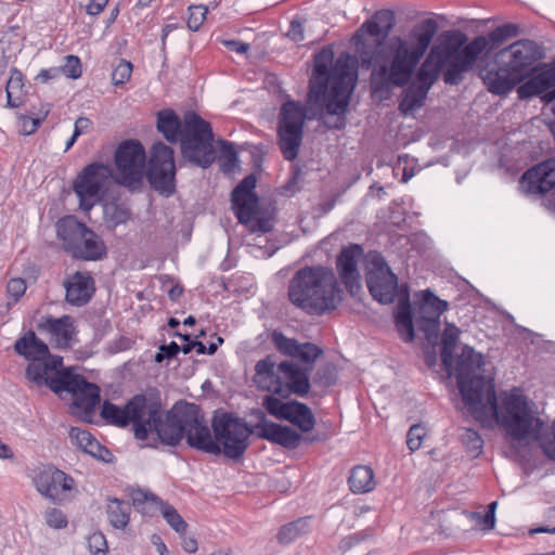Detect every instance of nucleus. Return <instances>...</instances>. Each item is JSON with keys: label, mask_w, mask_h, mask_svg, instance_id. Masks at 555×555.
<instances>
[{"label": "nucleus", "mask_w": 555, "mask_h": 555, "mask_svg": "<svg viewBox=\"0 0 555 555\" xmlns=\"http://www.w3.org/2000/svg\"><path fill=\"white\" fill-rule=\"evenodd\" d=\"M416 325L424 333L428 341H434L438 338L440 318H437V315H420L416 318Z\"/></svg>", "instance_id": "nucleus-48"}, {"label": "nucleus", "mask_w": 555, "mask_h": 555, "mask_svg": "<svg viewBox=\"0 0 555 555\" xmlns=\"http://www.w3.org/2000/svg\"><path fill=\"white\" fill-rule=\"evenodd\" d=\"M463 441L468 448L469 451L476 452V454H479L483 447V440L481 439L478 431L474 429H466L465 434L463 435Z\"/></svg>", "instance_id": "nucleus-62"}, {"label": "nucleus", "mask_w": 555, "mask_h": 555, "mask_svg": "<svg viewBox=\"0 0 555 555\" xmlns=\"http://www.w3.org/2000/svg\"><path fill=\"white\" fill-rule=\"evenodd\" d=\"M336 379L337 369L332 362H327L319 366L314 376V383L322 387L333 386L336 383Z\"/></svg>", "instance_id": "nucleus-49"}, {"label": "nucleus", "mask_w": 555, "mask_h": 555, "mask_svg": "<svg viewBox=\"0 0 555 555\" xmlns=\"http://www.w3.org/2000/svg\"><path fill=\"white\" fill-rule=\"evenodd\" d=\"M395 323L402 339L406 343L413 341L415 334L412 308L402 307L401 309H396Z\"/></svg>", "instance_id": "nucleus-42"}, {"label": "nucleus", "mask_w": 555, "mask_h": 555, "mask_svg": "<svg viewBox=\"0 0 555 555\" xmlns=\"http://www.w3.org/2000/svg\"><path fill=\"white\" fill-rule=\"evenodd\" d=\"M59 383L62 385V392L72 395L74 408L90 414L100 403V387L88 382L83 375L74 373V367L69 375L61 378Z\"/></svg>", "instance_id": "nucleus-23"}, {"label": "nucleus", "mask_w": 555, "mask_h": 555, "mask_svg": "<svg viewBox=\"0 0 555 555\" xmlns=\"http://www.w3.org/2000/svg\"><path fill=\"white\" fill-rule=\"evenodd\" d=\"M46 522L49 527L54 529H63L67 526L68 521L65 514L57 508H50L44 515Z\"/></svg>", "instance_id": "nucleus-59"}, {"label": "nucleus", "mask_w": 555, "mask_h": 555, "mask_svg": "<svg viewBox=\"0 0 555 555\" xmlns=\"http://www.w3.org/2000/svg\"><path fill=\"white\" fill-rule=\"evenodd\" d=\"M180 352V346L176 341L160 345L155 354V362L162 363L164 360H171Z\"/></svg>", "instance_id": "nucleus-63"}, {"label": "nucleus", "mask_w": 555, "mask_h": 555, "mask_svg": "<svg viewBox=\"0 0 555 555\" xmlns=\"http://www.w3.org/2000/svg\"><path fill=\"white\" fill-rule=\"evenodd\" d=\"M73 367H63V358L57 354H49L43 360L28 363L25 377L36 386H47L55 395H62V385L59 380L68 376Z\"/></svg>", "instance_id": "nucleus-21"}, {"label": "nucleus", "mask_w": 555, "mask_h": 555, "mask_svg": "<svg viewBox=\"0 0 555 555\" xmlns=\"http://www.w3.org/2000/svg\"><path fill=\"white\" fill-rule=\"evenodd\" d=\"M219 144L222 157L225 159L223 166L229 168L234 167L238 162V155L233 143L225 140H220Z\"/></svg>", "instance_id": "nucleus-60"}, {"label": "nucleus", "mask_w": 555, "mask_h": 555, "mask_svg": "<svg viewBox=\"0 0 555 555\" xmlns=\"http://www.w3.org/2000/svg\"><path fill=\"white\" fill-rule=\"evenodd\" d=\"M154 405L155 413L151 416V408H146L143 424L149 434L155 431L162 443L170 447L178 446L184 437V413H188L190 402L179 401L173 404L171 410L163 415V405L160 395L157 389H150L147 404Z\"/></svg>", "instance_id": "nucleus-8"}, {"label": "nucleus", "mask_w": 555, "mask_h": 555, "mask_svg": "<svg viewBox=\"0 0 555 555\" xmlns=\"http://www.w3.org/2000/svg\"><path fill=\"white\" fill-rule=\"evenodd\" d=\"M14 351L29 363L43 360L50 354L48 345L38 338L34 331H28L14 343Z\"/></svg>", "instance_id": "nucleus-29"}, {"label": "nucleus", "mask_w": 555, "mask_h": 555, "mask_svg": "<svg viewBox=\"0 0 555 555\" xmlns=\"http://www.w3.org/2000/svg\"><path fill=\"white\" fill-rule=\"evenodd\" d=\"M65 60L64 66L59 67L61 73L72 79L79 78L82 74L80 59L76 55H67Z\"/></svg>", "instance_id": "nucleus-57"}, {"label": "nucleus", "mask_w": 555, "mask_h": 555, "mask_svg": "<svg viewBox=\"0 0 555 555\" xmlns=\"http://www.w3.org/2000/svg\"><path fill=\"white\" fill-rule=\"evenodd\" d=\"M370 537H371V534L369 533L367 530L352 533V534L345 537L340 540L338 548L343 553H346V552L350 551L352 547L360 545V544L364 543L365 541H367Z\"/></svg>", "instance_id": "nucleus-56"}, {"label": "nucleus", "mask_w": 555, "mask_h": 555, "mask_svg": "<svg viewBox=\"0 0 555 555\" xmlns=\"http://www.w3.org/2000/svg\"><path fill=\"white\" fill-rule=\"evenodd\" d=\"M181 156L193 166L206 169L216 159L214 147V132L210 122L195 112H188L183 116V130L178 141Z\"/></svg>", "instance_id": "nucleus-7"}, {"label": "nucleus", "mask_w": 555, "mask_h": 555, "mask_svg": "<svg viewBox=\"0 0 555 555\" xmlns=\"http://www.w3.org/2000/svg\"><path fill=\"white\" fill-rule=\"evenodd\" d=\"M108 522L115 529H125L130 520L131 504L116 498H108L106 504Z\"/></svg>", "instance_id": "nucleus-36"}, {"label": "nucleus", "mask_w": 555, "mask_h": 555, "mask_svg": "<svg viewBox=\"0 0 555 555\" xmlns=\"http://www.w3.org/2000/svg\"><path fill=\"white\" fill-rule=\"evenodd\" d=\"M188 413H184V437L190 448L214 455L221 454V447L216 441L210 428L205 423L201 408L190 403Z\"/></svg>", "instance_id": "nucleus-20"}, {"label": "nucleus", "mask_w": 555, "mask_h": 555, "mask_svg": "<svg viewBox=\"0 0 555 555\" xmlns=\"http://www.w3.org/2000/svg\"><path fill=\"white\" fill-rule=\"evenodd\" d=\"M234 214L242 224H248L253 218L260 214L259 197L231 198Z\"/></svg>", "instance_id": "nucleus-40"}, {"label": "nucleus", "mask_w": 555, "mask_h": 555, "mask_svg": "<svg viewBox=\"0 0 555 555\" xmlns=\"http://www.w3.org/2000/svg\"><path fill=\"white\" fill-rule=\"evenodd\" d=\"M535 74L532 75V79L539 87V90L542 93V96L555 88V64L550 66H544L538 72V68L533 70Z\"/></svg>", "instance_id": "nucleus-47"}, {"label": "nucleus", "mask_w": 555, "mask_h": 555, "mask_svg": "<svg viewBox=\"0 0 555 555\" xmlns=\"http://www.w3.org/2000/svg\"><path fill=\"white\" fill-rule=\"evenodd\" d=\"M426 435V428L422 424H414L406 434V446L411 452H415L422 447L423 438Z\"/></svg>", "instance_id": "nucleus-53"}, {"label": "nucleus", "mask_w": 555, "mask_h": 555, "mask_svg": "<svg viewBox=\"0 0 555 555\" xmlns=\"http://www.w3.org/2000/svg\"><path fill=\"white\" fill-rule=\"evenodd\" d=\"M448 307V301L437 297L430 289L423 292L422 302L420 305L421 315H437V318H440Z\"/></svg>", "instance_id": "nucleus-43"}, {"label": "nucleus", "mask_w": 555, "mask_h": 555, "mask_svg": "<svg viewBox=\"0 0 555 555\" xmlns=\"http://www.w3.org/2000/svg\"><path fill=\"white\" fill-rule=\"evenodd\" d=\"M114 180L112 166L93 162L85 166L73 180L72 188L79 201V208L85 212L100 204Z\"/></svg>", "instance_id": "nucleus-11"}, {"label": "nucleus", "mask_w": 555, "mask_h": 555, "mask_svg": "<svg viewBox=\"0 0 555 555\" xmlns=\"http://www.w3.org/2000/svg\"><path fill=\"white\" fill-rule=\"evenodd\" d=\"M350 61L351 56L343 52L333 63L334 52L328 47L314 55L308 102L322 108L320 119L327 129L341 130L346 127L350 95L357 80Z\"/></svg>", "instance_id": "nucleus-2"}, {"label": "nucleus", "mask_w": 555, "mask_h": 555, "mask_svg": "<svg viewBox=\"0 0 555 555\" xmlns=\"http://www.w3.org/2000/svg\"><path fill=\"white\" fill-rule=\"evenodd\" d=\"M350 491L353 493H366L375 488L374 473L371 467L364 465L354 466L348 478Z\"/></svg>", "instance_id": "nucleus-38"}, {"label": "nucleus", "mask_w": 555, "mask_h": 555, "mask_svg": "<svg viewBox=\"0 0 555 555\" xmlns=\"http://www.w3.org/2000/svg\"><path fill=\"white\" fill-rule=\"evenodd\" d=\"M26 282L22 278H14L8 282L7 292L16 304L26 292Z\"/></svg>", "instance_id": "nucleus-64"}, {"label": "nucleus", "mask_w": 555, "mask_h": 555, "mask_svg": "<svg viewBox=\"0 0 555 555\" xmlns=\"http://www.w3.org/2000/svg\"><path fill=\"white\" fill-rule=\"evenodd\" d=\"M156 127L169 143L176 144L182 134L183 120L175 111L167 108L157 113Z\"/></svg>", "instance_id": "nucleus-30"}, {"label": "nucleus", "mask_w": 555, "mask_h": 555, "mask_svg": "<svg viewBox=\"0 0 555 555\" xmlns=\"http://www.w3.org/2000/svg\"><path fill=\"white\" fill-rule=\"evenodd\" d=\"M160 512L164 519L167 524L180 535H184L186 533L188 524L178 513V511L170 504L162 501L159 504Z\"/></svg>", "instance_id": "nucleus-45"}, {"label": "nucleus", "mask_w": 555, "mask_h": 555, "mask_svg": "<svg viewBox=\"0 0 555 555\" xmlns=\"http://www.w3.org/2000/svg\"><path fill=\"white\" fill-rule=\"evenodd\" d=\"M429 89L423 87L417 82L411 83L402 92L398 109L403 116H410L415 111L421 109L427 99Z\"/></svg>", "instance_id": "nucleus-32"}, {"label": "nucleus", "mask_w": 555, "mask_h": 555, "mask_svg": "<svg viewBox=\"0 0 555 555\" xmlns=\"http://www.w3.org/2000/svg\"><path fill=\"white\" fill-rule=\"evenodd\" d=\"M542 48L534 41L521 39L496 53V62L504 64L519 80L524 81L533 70L534 64L543 57Z\"/></svg>", "instance_id": "nucleus-18"}, {"label": "nucleus", "mask_w": 555, "mask_h": 555, "mask_svg": "<svg viewBox=\"0 0 555 555\" xmlns=\"http://www.w3.org/2000/svg\"><path fill=\"white\" fill-rule=\"evenodd\" d=\"M498 65L496 68L480 70L479 76L490 93L505 95L522 81L504 64L498 63Z\"/></svg>", "instance_id": "nucleus-27"}, {"label": "nucleus", "mask_w": 555, "mask_h": 555, "mask_svg": "<svg viewBox=\"0 0 555 555\" xmlns=\"http://www.w3.org/2000/svg\"><path fill=\"white\" fill-rule=\"evenodd\" d=\"M36 490L54 504L68 499V492L75 487V480L63 470L50 465L41 469L34 478Z\"/></svg>", "instance_id": "nucleus-22"}, {"label": "nucleus", "mask_w": 555, "mask_h": 555, "mask_svg": "<svg viewBox=\"0 0 555 555\" xmlns=\"http://www.w3.org/2000/svg\"><path fill=\"white\" fill-rule=\"evenodd\" d=\"M306 118V109L300 102L288 100L282 104L278 120V145L288 162L298 157Z\"/></svg>", "instance_id": "nucleus-13"}, {"label": "nucleus", "mask_w": 555, "mask_h": 555, "mask_svg": "<svg viewBox=\"0 0 555 555\" xmlns=\"http://www.w3.org/2000/svg\"><path fill=\"white\" fill-rule=\"evenodd\" d=\"M249 415L257 421L254 425H249L253 435L287 450L297 449L301 442L312 444L326 439L325 435L320 434L302 436L291 426L274 423L268 420L266 412L259 408L251 409Z\"/></svg>", "instance_id": "nucleus-15"}, {"label": "nucleus", "mask_w": 555, "mask_h": 555, "mask_svg": "<svg viewBox=\"0 0 555 555\" xmlns=\"http://www.w3.org/2000/svg\"><path fill=\"white\" fill-rule=\"evenodd\" d=\"M483 357L465 345L456 360L455 377L457 388L467 411L477 420L491 412L498 415V400L494 384L486 378Z\"/></svg>", "instance_id": "nucleus-4"}, {"label": "nucleus", "mask_w": 555, "mask_h": 555, "mask_svg": "<svg viewBox=\"0 0 555 555\" xmlns=\"http://www.w3.org/2000/svg\"><path fill=\"white\" fill-rule=\"evenodd\" d=\"M40 326L65 344H68L74 333L73 321L69 315H63L57 319L49 315L44 318Z\"/></svg>", "instance_id": "nucleus-39"}, {"label": "nucleus", "mask_w": 555, "mask_h": 555, "mask_svg": "<svg viewBox=\"0 0 555 555\" xmlns=\"http://www.w3.org/2000/svg\"><path fill=\"white\" fill-rule=\"evenodd\" d=\"M256 176L250 173L246 176L233 189L231 193V198H240V197H255L258 196L255 193L256 188Z\"/></svg>", "instance_id": "nucleus-51"}, {"label": "nucleus", "mask_w": 555, "mask_h": 555, "mask_svg": "<svg viewBox=\"0 0 555 555\" xmlns=\"http://www.w3.org/2000/svg\"><path fill=\"white\" fill-rule=\"evenodd\" d=\"M520 186L529 195H544L555 189V157L528 169L521 177Z\"/></svg>", "instance_id": "nucleus-25"}, {"label": "nucleus", "mask_w": 555, "mask_h": 555, "mask_svg": "<svg viewBox=\"0 0 555 555\" xmlns=\"http://www.w3.org/2000/svg\"><path fill=\"white\" fill-rule=\"evenodd\" d=\"M438 48L431 47L424 62L420 66L416 73V81L423 87L430 90L431 86L438 80L440 72L442 70V64L439 62L437 54Z\"/></svg>", "instance_id": "nucleus-33"}, {"label": "nucleus", "mask_w": 555, "mask_h": 555, "mask_svg": "<svg viewBox=\"0 0 555 555\" xmlns=\"http://www.w3.org/2000/svg\"><path fill=\"white\" fill-rule=\"evenodd\" d=\"M362 254L363 249L359 244H351L344 247L336 259V269L339 279L352 297L361 291L358 258Z\"/></svg>", "instance_id": "nucleus-24"}, {"label": "nucleus", "mask_w": 555, "mask_h": 555, "mask_svg": "<svg viewBox=\"0 0 555 555\" xmlns=\"http://www.w3.org/2000/svg\"><path fill=\"white\" fill-rule=\"evenodd\" d=\"M150 398V389L144 393L134 395L124 406L105 400L101 409V417L111 425L125 428L130 424L133 427L134 438L138 440H146V429L143 424L146 408H151V416L154 415L155 409L153 403L147 404Z\"/></svg>", "instance_id": "nucleus-14"}, {"label": "nucleus", "mask_w": 555, "mask_h": 555, "mask_svg": "<svg viewBox=\"0 0 555 555\" xmlns=\"http://www.w3.org/2000/svg\"><path fill=\"white\" fill-rule=\"evenodd\" d=\"M371 268L365 274L370 295L382 305L395 302L398 291V278L392 272L385 258L377 254L371 260Z\"/></svg>", "instance_id": "nucleus-19"}, {"label": "nucleus", "mask_w": 555, "mask_h": 555, "mask_svg": "<svg viewBox=\"0 0 555 555\" xmlns=\"http://www.w3.org/2000/svg\"><path fill=\"white\" fill-rule=\"evenodd\" d=\"M284 421L297 427L301 433H310L317 424L311 409L298 400H291Z\"/></svg>", "instance_id": "nucleus-31"}, {"label": "nucleus", "mask_w": 555, "mask_h": 555, "mask_svg": "<svg viewBox=\"0 0 555 555\" xmlns=\"http://www.w3.org/2000/svg\"><path fill=\"white\" fill-rule=\"evenodd\" d=\"M467 36L461 30H448L440 35V41L434 46L438 48L437 54L442 64L443 81L450 86H457L469 72L478 56L483 53L486 40L483 36L475 37L466 43Z\"/></svg>", "instance_id": "nucleus-5"}, {"label": "nucleus", "mask_w": 555, "mask_h": 555, "mask_svg": "<svg viewBox=\"0 0 555 555\" xmlns=\"http://www.w3.org/2000/svg\"><path fill=\"white\" fill-rule=\"evenodd\" d=\"M64 287L66 301L75 307L87 305L95 292L93 278L87 272L79 271L64 282Z\"/></svg>", "instance_id": "nucleus-26"}, {"label": "nucleus", "mask_w": 555, "mask_h": 555, "mask_svg": "<svg viewBox=\"0 0 555 555\" xmlns=\"http://www.w3.org/2000/svg\"><path fill=\"white\" fill-rule=\"evenodd\" d=\"M207 12V8L201 4L189 7L188 28L192 31H197L206 20Z\"/></svg>", "instance_id": "nucleus-52"}, {"label": "nucleus", "mask_w": 555, "mask_h": 555, "mask_svg": "<svg viewBox=\"0 0 555 555\" xmlns=\"http://www.w3.org/2000/svg\"><path fill=\"white\" fill-rule=\"evenodd\" d=\"M132 74V64L129 61L120 60L119 64L113 69L112 81L115 86L126 83Z\"/></svg>", "instance_id": "nucleus-55"}, {"label": "nucleus", "mask_w": 555, "mask_h": 555, "mask_svg": "<svg viewBox=\"0 0 555 555\" xmlns=\"http://www.w3.org/2000/svg\"><path fill=\"white\" fill-rule=\"evenodd\" d=\"M147 180L162 196L170 197L176 193L175 152L164 142L152 146Z\"/></svg>", "instance_id": "nucleus-17"}, {"label": "nucleus", "mask_w": 555, "mask_h": 555, "mask_svg": "<svg viewBox=\"0 0 555 555\" xmlns=\"http://www.w3.org/2000/svg\"><path fill=\"white\" fill-rule=\"evenodd\" d=\"M57 237L64 250L75 259L96 261L106 255L103 240L75 216H65L56 224Z\"/></svg>", "instance_id": "nucleus-9"}, {"label": "nucleus", "mask_w": 555, "mask_h": 555, "mask_svg": "<svg viewBox=\"0 0 555 555\" xmlns=\"http://www.w3.org/2000/svg\"><path fill=\"white\" fill-rule=\"evenodd\" d=\"M395 25L393 11L379 10L352 37L362 68L372 69V94L385 101L391 98L393 88L410 82L439 29L434 18H426L414 25L406 36L388 38Z\"/></svg>", "instance_id": "nucleus-1"}, {"label": "nucleus", "mask_w": 555, "mask_h": 555, "mask_svg": "<svg viewBox=\"0 0 555 555\" xmlns=\"http://www.w3.org/2000/svg\"><path fill=\"white\" fill-rule=\"evenodd\" d=\"M323 354V349L312 343H298L297 350L294 353L293 358L297 359L305 365H308L307 369H312V365L317 361V359Z\"/></svg>", "instance_id": "nucleus-44"}, {"label": "nucleus", "mask_w": 555, "mask_h": 555, "mask_svg": "<svg viewBox=\"0 0 555 555\" xmlns=\"http://www.w3.org/2000/svg\"><path fill=\"white\" fill-rule=\"evenodd\" d=\"M519 35V27L512 23H506L501 26H498L492 31H490L487 36H483L486 40V47L483 53L486 55L492 54L495 50H498L503 43H505L508 39L517 37Z\"/></svg>", "instance_id": "nucleus-37"}, {"label": "nucleus", "mask_w": 555, "mask_h": 555, "mask_svg": "<svg viewBox=\"0 0 555 555\" xmlns=\"http://www.w3.org/2000/svg\"><path fill=\"white\" fill-rule=\"evenodd\" d=\"M211 429L224 456L233 461L243 457L249 448V437L253 435L245 418L232 412H223L219 416H214Z\"/></svg>", "instance_id": "nucleus-12"}, {"label": "nucleus", "mask_w": 555, "mask_h": 555, "mask_svg": "<svg viewBox=\"0 0 555 555\" xmlns=\"http://www.w3.org/2000/svg\"><path fill=\"white\" fill-rule=\"evenodd\" d=\"M116 175L114 181L129 190H137L141 186L145 151L137 140H125L116 149L114 155Z\"/></svg>", "instance_id": "nucleus-16"}, {"label": "nucleus", "mask_w": 555, "mask_h": 555, "mask_svg": "<svg viewBox=\"0 0 555 555\" xmlns=\"http://www.w3.org/2000/svg\"><path fill=\"white\" fill-rule=\"evenodd\" d=\"M275 366L276 363L273 356H267L256 363L254 383L258 389L272 392L282 398H286L289 393L304 397L309 392L310 369L299 367L289 361L281 362L278 365V370L287 379L286 386H284L281 377L275 373Z\"/></svg>", "instance_id": "nucleus-6"}, {"label": "nucleus", "mask_w": 555, "mask_h": 555, "mask_svg": "<svg viewBox=\"0 0 555 555\" xmlns=\"http://www.w3.org/2000/svg\"><path fill=\"white\" fill-rule=\"evenodd\" d=\"M130 498H131V501H132V505L139 511V512H142V513H145L144 512V507L143 505L146 503V502H153L157 505H159L162 503V500L154 493H151V492H145L141 489H137V490H132L131 493H130Z\"/></svg>", "instance_id": "nucleus-54"}, {"label": "nucleus", "mask_w": 555, "mask_h": 555, "mask_svg": "<svg viewBox=\"0 0 555 555\" xmlns=\"http://www.w3.org/2000/svg\"><path fill=\"white\" fill-rule=\"evenodd\" d=\"M275 396L276 395L274 393L264 396L262 398V408L269 415L275 417L276 420L284 421L291 405V400L284 402Z\"/></svg>", "instance_id": "nucleus-46"}, {"label": "nucleus", "mask_w": 555, "mask_h": 555, "mask_svg": "<svg viewBox=\"0 0 555 555\" xmlns=\"http://www.w3.org/2000/svg\"><path fill=\"white\" fill-rule=\"evenodd\" d=\"M68 436L85 453L102 462H111L113 457L112 452L106 447L102 446L90 431L72 427Z\"/></svg>", "instance_id": "nucleus-28"}, {"label": "nucleus", "mask_w": 555, "mask_h": 555, "mask_svg": "<svg viewBox=\"0 0 555 555\" xmlns=\"http://www.w3.org/2000/svg\"><path fill=\"white\" fill-rule=\"evenodd\" d=\"M460 333L461 331L457 326L447 323L441 336V363L448 375L452 374L453 353L459 341Z\"/></svg>", "instance_id": "nucleus-35"}, {"label": "nucleus", "mask_w": 555, "mask_h": 555, "mask_svg": "<svg viewBox=\"0 0 555 555\" xmlns=\"http://www.w3.org/2000/svg\"><path fill=\"white\" fill-rule=\"evenodd\" d=\"M88 547L93 555L106 554L108 551L105 535L100 532H93L88 538Z\"/></svg>", "instance_id": "nucleus-58"}, {"label": "nucleus", "mask_w": 555, "mask_h": 555, "mask_svg": "<svg viewBox=\"0 0 555 555\" xmlns=\"http://www.w3.org/2000/svg\"><path fill=\"white\" fill-rule=\"evenodd\" d=\"M103 208V220L108 229H115L125 224L131 218V210L126 203L118 199L104 201L100 203Z\"/></svg>", "instance_id": "nucleus-34"}, {"label": "nucleus", "mask_w": 555, "mask_h": 555, "mask_svg": "<svg viewBox=\"0 0 555 555\" xmlns=\"http://www.w3.org/2000/svg\"><path fill=\"white\" fill-rule=\"evenodd\" d=\"M489 414L492 415L491 412H488L485 417ZM495 417L500 422L499 414ZM501 424L505 427L506 433L518 442L530 436L538 438L544 425L541 418L532 415L527 398L520 393H511L504 398Z\"/></svg>", "instance_id": "nucleus-10"}, {"label": "nucleus", "mask_w": 555, "mask_h": 555, "mask_svg": "<svg viewBox=\"0 0 555 555\" xmlns=\"http://www.w3.org/2000/svg\"><path fill=\"white\" fill-rule=\"evenodd\" d=\"M310 517L298 518L282 526L278 533V541L281 544H289L309 530Z\"/></svg>", "instance_id": "nucleus-41"}, {"label": "nucleus", "mask_w": 555, "mask_h": 555, "mask_svg": "<svg viewBox=\"0 0 555 555\" xmlns=\"http://www.w3.org/2000/svg\"><path fill=\"white\" fill-rule=\"evenodd\" d=\"M287 297L308 315L322 317L337 309L343 301V289L331 267L305 266L291 278Z\"/></svg>", "instance_id": "nucleus-3"}, {"label": "nucleus", "mask_w": 555, "mask_h": 555, "mask_svg": "<svg viewBox=\"0 0 555 555\" xmlns=\"http://www.w3.org/2000/svg\"><path fill=\"white\" fill-rule=\"evenodd\" d=\"M272 341L275 348L283 354L293 358L297 350L298 340L295 338L286 337L282 332L273 331Z\"/></svg>", "instance_id": "nucleus-50"}, {"label": "nucleus", "mask_w": 555, "mask_h": 555, "mask_svg": "<svg viewBox=\"0 0 555 555\" xmlns=\"http://www.w3.org/2000/svg\"><path fill=\"white\" fill-rule=\"evenodd\" d=\"M517 94L519 100H528L538 95L542 96V93L539 90V87H537V83L532 79L531 75L529 76V79L519 85L517 88Z\"/></svg>", "instance_id": "nucleus-61"}]
</instances>
